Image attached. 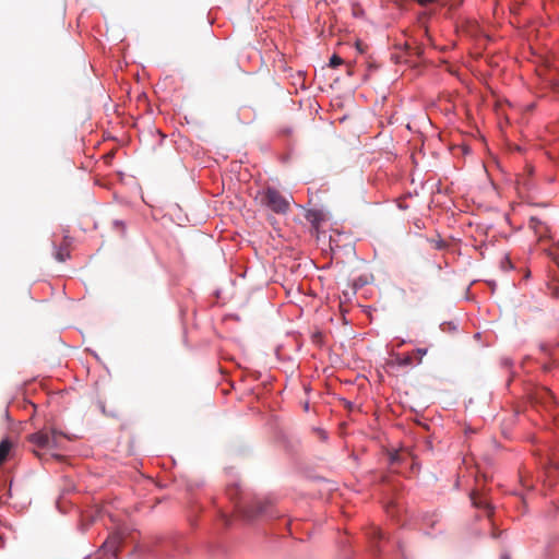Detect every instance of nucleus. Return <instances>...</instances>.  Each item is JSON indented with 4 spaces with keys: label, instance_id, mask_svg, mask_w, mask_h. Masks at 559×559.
<instances>
[{
    "label": "nucleus",
    "instance_id": "14",
    "mask_svg": "<svg viewBox=\"0 0 559 559\" xmlns=\"http://www.w3.org/2000/svg\"><path fill=\"white\" fill-rule=\"evenodd\" d=\"M237 490L238 489L236 487L235 488H233V487L228 488L227 493L230 497V499H234V495L237 492Z\"/></svg>",
    "mask_w": 559,
    "mask_h": 559
},
{
    "label": "nucleus",
    "instance_id": "15",
    "mask_svg": "<svg viewBox=\"0 0 559 559\" xmlns=\"http://www.w3.org/2000/svg\"><path fill=\"white\" fill-rule=\"evenodd\" d=\"M445 247V242L443 240H438L436 242V248L437 249H443Z\"/></svg>",
    "mask_w": 559,
    "mask_h": 559
},
{
    "label": "nucleus",
    "instance_id": "3",
    "mask_svg": "<svg viewBox=\"0 0 559 559\" xmlns=\"http://www.w3.org/2000/svg\"><path fill=\"white\" fill-rule=\"evenodd\" d=\"M236 508L246 520L252 521L260 515H269L270 504L263 501H255L247 507H241L237 503Z\"/></svg>",
    "mask_w": 559,
    "mask_h": 559
},
{
    "label": "nucleus",
    "instance_id": "12",
    "mask_svg": "<svg viewBox=\"0 0 559 559\" xmlns=\"http://www.w3.org/2000/svg\"><path fill=\"white\" fill-rule=\"evenodd\" d=\"M415 1L418 2L420 5L425 7V5H428L430 3L436 2L437 0H415Z\"/></svg>",
    "mask_w": 559,
    "mask_h": 559
},
{
    "label": "nucleus",
    "instance_id": "17",
    "mask_svg": "<svg viewBox=\"0 0 559 559\" xmlns=\"http://www.w3.org/2000/svg\"><path fill=\"white\" fill-rule=\"evenodd\" d=\"M115 225L122 226V227L124 226L123 222H121V221H115Z\"/></svg>",
    "mask_w": 559,
    "mask_h": 559
},
{
    "label": "nucleus",
    "instance_id": "5",
    "mask_svg": "<svg viewBox=\"0 0 559 559\" xmlns=\"http://www.w3.org/2000/svg\"><path fill=\"white\" fill-rule=\"evenodd\" d=\"M530 228H532L539 238L545 237L548 233V227L537 217H531Z\"/></svg>",
    "mask_w": 559,
    "mask_h": 559
},
{
    "label": "nucleus",
    "instance_id": "13",
    "mask_svg": "<svg viewBox=\"0 0 559 559\" xmlns=\"http://www.w3.org/2000/svg\"><path fill=\"white\" fill-rule=\"evenodd\" d=\"M501 364L504 367H511L512 366V360L510 358H502Z\"/></svg>",
    "mask_w": 559,
    "mask_h": 559
},
{
    "label": "nucleus",
    "instance_id": "21",
    "mask_svg": "<svg viewBox=\"0 0 559 559\" xmlns=\"http://www.w3.org/2000/svg\"><path fill=\"white\" fill-rule=\"evenodd\" d=\"M506 263H508L509 267H511V262L508 258H506Z\"/></svg>",
    "mask_w": 559,
    "mask_h": 559
},
{
    "label": "nucleus",
    "instance_id": "2",
    "mask_svg": "<svg viewBox=\"0 0 559 559\" xmlns=\"http://www.w3.org/2000/svg\"><path fill=\"white\" fill-rule=\"evenodd\" d=\"M61 435V432H58L55 429H52L50 432L46 430H40L35 433H32L28 440L29 442H32L33 444L40 449L57 448L58 437Z\"/></svg>",
    "mask_w": 559,
    "mask_h": 559
},
{
    "label": "nucleus",
    "instance_id": "19",
    "mask_svg": "<svg viewBox=\"0 0 559 559\" xmlns=\"http://www.w3.org/2000/svg\"><path fill=\"white\" fill-rule=\"evenodd\" d=\"M501 559H510V556L508 554H502Z\"/></svg>",
    "mask_w": 559,
    "mask_h": 559
},
{
    "label": "nucleus",
    "instance_id": "8",
    "mask_svg": "<svg viewBox=\"0 0 559 559\" xmlns=\"http://www.w3.org/2000/svg\"><path fill=\"white\" fill-rule=\"evenodd\" d=\"M471 500H472V503L477 507V508H484V509H489V503L483 499H480L479 497L476 496V493H472L471 495Z\"/></svg>",
    "mask_w": 559,
    "mask_h": 559
},
{
    "label": "nucleus",
    "instance_id": "11",
    "mask_svg": "<svg viewBox=\"0 0 559 559\" xmlns=\"http://www.w3.org/2000/svg\"><path fill=\"white\" fill-rule=\"evenodd\" d=\"M68 255V252H64L62 249H59L56 253V259L60 262H63L66 261Z\"/></svg>",
    "mask_w": 559,
    "mask_h": 559
},
{
    "label": "nucleus",
    "instance_id": "1",
    "mask_svg": "<svg viewBox=\"0 0 559 559\" xmlns=\"http://www.w3.org/2000/svg\"><path fill=\"white\" fill-rule=\"evenodd\" d=\"M260 203L276 214H286L290 202L277 189L267 187L260 192Z\"/></svg>",
    "mask_w": 559,
    "mask_h": 559
},
{
    "label": "nucleus",
    "instance_id": "20",
    "mask_svg": "<svg viewBox=\"0 0 559 559\" xmlns=\"http://www.w3.org/2000/svg\"><path fill=\"white\" fill-rule=\"evenodd\" d=\"M223 516H224V520H225L226 525H228V524H229V519L227 518V515H226V514H224Z\"/></svg>",
    "mask_w": 559,
    "mask_h": 559
},
{
    "label": "nucleus",
    "instance_id": "6",
    "mask_svg": "<svg viewBox=\"0 0 559 559\" xmlns=\"http://www.w3.org/2000/svg\"><path fill=\"white\" fill-rule=\"evenodd\" d=\"M368 536L374 544H379L386 538L385 533L378 526H372L368 532Z\"/></svg>",
    "mask_w": 559,
    "mask_h": 559
},
{
    "label": "nucleus",
    "instance_id": "24",
    "mask_svg": "<svg viewBox=\"0 0 559 559\" xmlns=\"http://www.w3.org/2000/svg\"><path fill=\"white\" fill-rule=\"evenodd\" d=\"M558 345H559V342H558Z\"/></svg>",
    "mask_w": 559,
    "mask_h": 559
},
{
    "label": "nucleus",
    "instance_id": "7",
    "mask_svg": "<svg viewBox=\"0 0 559 559\" xmlns=\"http://www.w3.org/2000/svg\"><path fill=\"white\" fill-rule=\"evenodd\" d=\"M11 449V443L9 440H2L0 442V465L5 461Z\"/></svg>",
    "mask_w": 559,
    "mask_h": 559
},
{
    "label": "nucleus",
    "instance_id": "9",
    "mask_svg": "<svg viewBox=\"0 0 559 559\" xmlns=\"http://www.w3.org/2000/svg\"><path fill=\"white\" fill-rule=\"evenodd\" d=\"M342 63H343V59L341 57H338L337 55H333L330 58L329 66L331 68H336V67L341 66Z\"/></svg>",
    "mask_w": 559,
    "mask_h": 559
},
{
    "label": "nucleus",
    "instance_id": "16",
    "mask_svg": "<svg viewBox=\"0 0 559 559\" xmlns=\"http://www.w3.org/2000/svg\"><path fill=\"white\" fill-rule=\"evenodd\" d=\"M417 354H419L420 356H424L427 354V349L426 348H417L416 349Z\"/></svg>",
    "mask_w": 559,
    "mask_h": 559
},
{
    "label": "nucleus",
    "instance_id": "22",
    "mask_svg": "<svg viewBox=\"0 0 559 559\" xmlns=\"http://www.w3.org/2000/svg\"><path fill=\"white\" fill-rule=\"evenodd\" d=\"M425 35L429 38L428 31L425 29Z\"/></svg>",
    "mask_w": 559,
    "mask_h": 559
},
{
    "label": "nucleus",
    "instance_id": "10",
    "mask_svg": "<svg viewBox=\"0 0 559 559\" xmlns=\"http://www.w3.org/2000/svg\"><path fill=\"white\" fill-rule=\"evenodd\" d=\"M397 364L400 366H409L412 364V357L411 356L399 357Z\"/></svg>",
    "mask_w": 559,
    "mask_h": 559
},
{
    "label": "nucleus",
    "instance_id": "23",
    "mask_svg": "<svg viewBox=\"0 0 559 559\" xmlns=\"http://www.w3.org/2000/svg\"><path fill=\"white\" fill-rule=\"evenodd\" d=\"M558 266H559V261L557 262Z\"/></svg>",
    "mask_w": 559,
    "mask_h": 559
},
{
    "label": "nucleus",
    "instance_id": "4",
    "mask_svg": "<svg viewBox=\"0 0 559 559\" xmlns=\"http://www.w3.org/2000/svg\"><path fill=\"white\" fill-rule=\"evenodd\" d=\"M122 534L119 532L111 533L107 539L103 543L100 551L105 556H109L110 558H117L119 549L122 544Z\"/></svg>",
    "mask_w": 559,
    "mask_h": 559
},
{
    "label": "nucleus",
    "instance_id": "18",
    "mask_svg": "<svg viewBox=\"0 0 559 559\" xmlns=\"http://www.w3.org/2000/svg\"><path fill=\"white\" fill-rule=\"evenodd\" d=\"M554 295L559 296V286L554 288Z\"/></svg>",
    "mask_w": 559,
    "mask_h": 559
}]
</instances>
